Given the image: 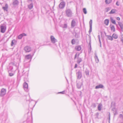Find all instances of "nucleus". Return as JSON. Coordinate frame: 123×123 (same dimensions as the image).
<instances>
[{
	"label": "nucleus",
	"mask_w": 123,
	"mask_h": 123,
	"mask_svg": "<svg viewBox=\"0 0 123 123\" xmlns=\"http://www.w3.org/2000/svg\"><path fill=\"white\" fill-rule=\"evenodd\" d=\"M8 7V5L7 4H5V6L3 7V9L4 11H7V9Z\"/></svg>",
	"instance_id": "nucleus-20"
},
{
	"label": "nucleus",
	"mask_w": 123,
	"mask_h": 123,
	"mask_svg": "<svg viewBox=\"0 0 123 123\" xmlns=\"http://www.w3.org/2000/svg\"><path fill=\"white\" fill-rule=\"evenodd\" d=\"M10 72H8L9 75L11 76H12L14 74Z\"/></svg>",
	"instance_id": "nucleus-36"
},
{
	"label": "nucleus",
	"mask_w": 123,
	"mask_h": 123,
	"mask_svg": "<svg viewBox=\"0 0 123 123\" xmlns=\"http://www.w3.org/2000/svg\"><path fill=\"white\" fill-rule=\"evenodd\" d=\"M95 61L97 63H98L99 62V60L98 58V56L97 55V54L96 53H95Z\"/></svg>",
	"instance_id": "nucleus-18"
},
{
	"label": "nucleus",
	"mask_w": 123,
	"mask_h": 123,
	"mask_svg": "<svg viewBox=\"0 0 123 123\" xmlns=\"http://www.w3.org/2000/svg\"><path fill=\"white\" fill-rule=\"evenodd\" d=\"M8 72H13V67L11 65H9L8 68Z\"/></svg>",
	"instance_id": "nucleus-16"
},
{
	"label": "nucleus",
	"mask_w": 123,
	"mask_h": 123,
	"mask_svg": "<svg viewBox=\"0 0 123 123\" xmlns=\"http://www.w3.org/2000/svg\"><path fill=\"white\" fill-rule=\"evenodd\" d=\"M121 41L122 42L123 45V39H122L121 40Z\"/></svg>",
	"instance_id": "nucleus-48"
},
{
	"label": "nucleus",
	"mask_w": 123,
	"mask_h": 123,
	"mask_svg": "<svg viewBox=\"0 0 123 123\" xmlns=\"http://www.w3.org/2000/svg\"><path fill=\"white\" fill-rule=\"evenodd\" d=\"M28 121V119H27V121Z\"/></svg>",
	"instance_id": "nucleus-53"
},
{
	"label": "nucleus",
	"mask_w": 123,
	"mask_h": 123,
	"mask_svg": "<svg viewBox=\"0 0 123 123\" xmlns=\"http://www.w3.org/2000/svg\"><path fill=\"white\" fill-rule=\"evenodd\" d=\"M35 53V52H34V54L32 55H31V54H29L26 55L25 57V58L27 59H30V61H31L32 58L33 56L34 55Z\"/></svg>",
	"instance_id": "nucleus-8"
},
{
	"label": "nucleus",
	"mask_w": 123,
	"mask_h": 123,
	"mask_svg": "<svg viewBox=\"0 0 123 123\" xmlns=\"http://www.w3.org/2000/svg\"><path fill=\"white\" fill-rule=\"evenodd\" d=\"M66 16L69 17H72L73 13L72 10L69 8H66L65 11Z\"/></svg>",
	"instance_id": "nucleus-1"
},
{
	"label": "nucleus",
	"mask_w": 123,
	"mask_h": 123,
	"mask_svg": "<svg viewBox=\"0 0 123 123\" xmlns=\"http://www.w3.org/2000/svg\"><path fill=\"white\" fill-rule=\"evenodd\" d=\"M98 110L100 111L101 110V108L100 104H99L98 106Z\"/></svg>",
	"instance_id": "nucleus-37"
},
{
	"label": "nucleus",
	"mask_w": 123,
	"mask_h": 123,
	"mask_svg": "<svg viewBox=\"0 0 123 123\" xmlns=\"http://www.w3.org/2000/svg\"><path fill=\"white\" fill-rule=\"evenodd\" d=\"M65 91H64L62 92H58V93H62V94H64L65 93Z\"/></svg>",
	"instance_id": "nucleus-41"
},
{
	"label": "nucleus",
	"mask_w": 123,
	"mask_h": 123,
	"mask_svg": "<svg viewBox=\"0 0 123 123\" xmlns=\"http://www.w3.org/2000/svg\"><path fill=\"white\" fill-rule=\"evenodd\" d=\"M24 50L25 53H29L31 51L32 49L30 46H26L24 48Z\"/></svg>",
	"instance_id": "nucleus-2"
},
{
	"label": "nucleus",
	"mask_w": 123,
	"mask_h": 123,
	"mask_svg": "<svg viewBox=\"0 0 123 123\" xmlns=\"http://www.w3.org/2000/svg\"><path fill=\"white\" fill-rule=\"evenodd\" d=\"M83 12L85 14H86L87 13V12L86 8H83Z\"/></svg>",
	"instance_id": "nucleus-33"
},
{
	"label": "nucleus",
	"mask_w": 123,
	"mask_h": 123,
	"mask_svg": "<svg viewBox=\"0 0 123 123\" xmlns=\"http://www.w3.org/2000/svg\"><path fill=\"white\" fill-rule=\"evenodd\" d=\"M112 0H105V2L106 4H109L111 2Z\"/></svg>",
	"instance_id": "nucleus-30"
},
{
	"label": "nucleus",
	"mask_w": 123,
	"mask_h": 123,
	"mask_svg": "<svg viewBox=\"0 0 123 123\" xmlns=\"http://www.w3.org/2000/svg\"><path fill=\"white\" fill-rule=\"evenodd\" d=\"M117 19L118 20H120V18L119 17H118L117 18Z\"/></svg>",
	"instance_id": "nucleus-44"
},
{
	"label": "nucleus",
	"mask_w": 123,
	"mask_h": 123,
	"mask_svg": "<svg viewBox=\"0 0 123 123\" xmlns=\"http://www.w3.org/2000/svg\"><path fill=\"white\" fill-rule=\"evenodd\" d=\"M119 117L121 118H123V115L122 114H120L119 115Z\"/></svg>",
	"instance_id": "nucleus-42"
},
{
	"label": "nucleus",
	"mask_w": 123,
	"mask_h": 123,
	"mask_svg": "<svg viewBox=\"0 0 123 123\" xmlns=\"http://www.w3.org/2000/svg\"><path fill=\"white\" fill-rule=\"evenodd\" d=\"M15 65L14 63L13 62H11L9 64V65H11L12 66H14Z\"/></svg>",
	"instance_id": "nucleus-40"
},
{
	"label": "nucleus",
	"mask_w": 123,
	"mask_h": 123,
	"mask_svg": "<svg viewBox=\"0 0 123 123\" xmlns=\"http://www.w3.org/2000/svg\"><path fill=\"white\" fill-rule=\"evenodd\" d=\"M19 3V2L18 0H13L12 5L13 6H16L18 5Z\"/></svg>",
	"instance_id": "nucleus-14"
},
{
	"label": "nucleus",
	"mask_w": 123,
	"mask_h": 123,
	"mask_svg": "<svg viewBox=\"0 0 123 123\" xmlns=\"http://www.w3.org/2000/svg\"><path fill=\"white\" fill-rule=\"evenodd\" d=\"M76 24V22L74 19H73L71 23V26L72 27L74 28Z\"/></svg>",
	"instance_id": "nucleus-13"
},
{
	"label": "nucleus",
	"mask_w": 123,
	"mask_h": 123,
	"mask_svg": "<svg viewBox=\"0 0 123 123\" xmlns=\"http://www.w3.org/2000/svg\"><path fill=\"white\" fill-rule=\"evenodd\" d=\"M98 40H99V42L101 44V41H100V36L99 35H98Z\"/></svg>",
	"instance_id": "nucleus-39"
},
{
	"label": "nucleus",
	"mask_w": 123,
	"mask_h": 123,
	"mask_svg": "<svg viewBox=\"0 0 123 123\" xmlns=\"http://www.w3.org/2000/svg\"><path fill=\"white\" fill-rule=\"evenodd\" d=\"M75 49L76 50L79 51L81 49V47L80 46H77L75 47Z\"/></svg>",
	"instance_id": "nucleus-23"
},
{
	"label": "nucleus",
	"mask_w": 123,
	"mask_h": 123,
	"mask_svg": "<svg viewBox=\"0 0 123 123\" xmlns=\"http://www.w3.org/2000/svg\"><path fill=\"white\" fill-rule=\"evenodd\" d=\"M85 73L86 75H89V72L88 70H86L85 71Z\"/></svg>",
	"instance_id": "nucleus-38"
},
{
	"label": "nucleus",
	"mask_w": 123,
	"mask_h": 123,
	"mask_svg": "<svg viewBox=\"0 0 123 123\" xmlns=\"http://www.w3.org/2000/svg\"><path fill=\"white\" fill-rule=\"evenodd\" d=\"M82 83L81 81L77 80L76 81V86L77 88L78 89H80L82 85Z\"/></svg>",
	"instance_id": "nucleus-6"
},
{
	"label": "nucleus",
	"mask_w": 123,
	"mask_h": 123,
	"mask_svg": "<svg viewBox=\"0 0 123 123\" xmlns=\"http://www.w3.org/2000/svg\"><path fill=\"white\" fill-rule=\"evenodd\" d=\"M80 55V54L79 53H76L74 59H75L77 57H78L77 60V62L78 64H79L80 62H82V60L79 57Z\"/></svg>",
	"instance_id": "nucleus-3"
},
{
	"label": "nucleus",
	"mask_w": 123,
	"mask_h": 123,
	"mask_svg": "<svg viewBox=\"0 0 123 123\" xmlns=\"http://www.w3.org/2000/svg\"><path fill=\"white\" fill-rule=\"evenodd\" d=\"M89 42H90L89 45H90V48L91 49V37L90 36H89Z\"/></svg>",
	"instance_id": "nucleus-34"
},
{
	"label": "nucleus",
	"mask_w": 123,
	"mask_h": 123,
	"mask_svg": "<svg viewBox=\"0 0 123 123\" xmlns=\"http://www.w3.org/2000/svg\"><path fill=\"white\" fill-rule=\"evenodd\" d=\"M33 6V3H31L30 5H28V8L30 9H32Z\"/></svg>",
	"instance_id": "nucleus-27"
},
{
	"label": "nucleus",
	"mask_w": 123,
	"mask_h": 123,
	"mask_svg": "<svg viewBox=\"0 0 123 123\" xmlns=\"http://www.w3.org/2000/svg\"><path fill=\"white\" fill-rule=\"evenodd\" d=\"M77 77V79H80L82 77V74L81 72L80 71H79L76 73Z\"/></svg>",
	"instance_id": "nucleus-9"
},
{
	"label": "nucleus",
	"mask_w": 123,
	"mask_h": 123,
	"mask_svg": "<svg viewBox=\"0 0 123 123\" xmlns=\"http://www.w3.org/2000/svg\"><path fill=\"white\" fill-rule=\"evenodd\" d=\"M106 9H107L108 11L109 10V8H106Z\"/></svg>",
	"instance_id": "nucleus-49"
},
{
	"label": "nucleus",
	"mask_w": 123,
	"mask_h": 123,
	"mask_svg": "<svg viewBox=\"0 0 123 123\" xmlns=\"http://www.w3.org/2000/svg\"><path fill=\"white\" fill-rule=\"evenodd\" d=\"M15 40L14 39L12 40L11 45V46H12L13 45L14 43L15 42Z\"/></svg>",
	"instance_id": "nucleus-31"
},
{
	"label": "nucleus",
	"mask_w": 123,
	"mask_h": 123,
	"mask_svg": "<svg viewBox=\"0 0 123 123\" xmlns=\"http://www.w3.org/2000/svg\"><path fill=\"white\" fill-rule=\"evenodd\" d=\"M26 36V34L25 33H23L19 35L18 37V38L19 39H21L24 36Z\"/></svg>",
	"instance_id": "nucleus-15"
},
{
	"label": "nucleus",
	"mask_w": 123,
	"mask_h": 123,
	"mask_svg": "<svg viewBox=\"0 0 123 123\" xmlns=\"http://www.w3.org/2000/svg\"><path fill=\"white\" fill-rule=\"evenodd\" d=\"M65 6V2L63 1L61 2L59 5V7L61 9H63L64 7Z\"/></svg>",
	"instance_id": "nucleus-10"
},
{
	"label": "nucleus",
	"mask_w": 123,
	"mask_h": 123,
	"mask_svg": "<svg viewBox=\"0 0 123 123\" xmlns=\"http://www.w3.org/2000/svg\"><path fill=\"white\" fill-rule=\"evenodd\" d=\"M116 5L118 6L119 5V4L118 1H117L116 3Z\"/></svg>",
	"instance_id": "nucleus-43"
},
{
	"label": "nucleus",
	"mask_w": 123,
	"mask_h": 123,
	"mask_svg": "<svg viewBox=\"0 0 123 123\" xmlns=\"http://www.w3.org/2000/svg\"><path fill=\"white\" fill-rule=\"evenodd\" d=\"M116 10L114 9L112 10L109 12V13L110 14L114 13L115 12Z\"/></svg>",
	"instance_id": "nucleus-29"
},
{
	"label": "nucleus",
	"mask_w": 123,
	"mask_h": 123,
	"mask_svg": "<svg viewBox=\"0 0 123 123\" xmlns=\"http://www.w3.org/2000/svg\"><path fill=\"white\" fill-rule=\"evenodd\" d=\"M71 43L72 44H74L75 43V41L74 39H73L72 40Z\"/></svg>",
	"instance_id": "nucleus-35"
},
{
	"label": "nucleus",
	"mask_w": 123,
	"mask_h": 123,
	"mask_svg": "<svg viewBox=\"0 0 123 123\" xmlns=\"http://www.w3.org/2000/svg\"><path fill=\"white\" fill-rule=\"evenodd\" d=\"M77 64H75L74 66V68H77Z\"/></svg>",
	"instance_id": "nucleus-45"
},
{
	"label": "nucleus",
	"mask_w": 123,
	"mask_h": 123,
	"mask_svg": "<svg viewBox=\"0 0 123 123\" xmlns=\"http://www.w3.org/2000/svg\"><path fill=\"white\" fill-rule=\"evenodd\" d=\"M110 19L111 21L113 24L116 25V23L115 20H114L112 17H111Z\"/></svg>",
	"instance_id": "nucleus-21"
},
{
	"label": "nucleus",
	"mask_w": 123,
	"mask_h": 123,
	"mask_svg": "<svg viewBox=\"0 0 123 123\" xmlns=\"http://www.w3.org/2000/svg\"><path fill=\"white\" fill-rule=\"evenodd\" d=\"M6 93V90L4 88L1 89L0 92V96H1L2 97L5 95Z\"/></svg>",
	"instance_id": "nucleus-7"
},
{
	"label": "nucleus",
	"mask_w": 123,
	"mask_h": 123,
	"mask_svg": "<svg viewBox=\"0 0 123 123\" xmlns=\"http://www.w3.org/2000/svg\"><path fill=\"white\" fill-rule=\"evenodd\" d=\"M98 114H99L98 113H97L96 114V115L97 116H98Z\"/></svg>",
	"instance_id": "nucleus-47"
},
{
	"label": "nucleus",
	"mask_w": 123,
	"mask_h": 123,
	"mask_svg": "<svg viewBox=\"0 0 123 123\" xmlns=\"http://www.w3.org/2000/svg\"><path fill=\"white\" fill-rule=\"evenodd\" d=\"M0 29L1 32L3 33H4L6 31V26L1 25L0 27Z\"/></svg>",
	"instance_id": "nucleus-5"
},
{
	"label": "nucleus",
	"mask_w": 123,
	"mask_h": 123,
	"mask_svg": "<svg viewBox=\"0 0 123 123\" xmlns=\"http://www.w3.org/2000/svg\"><path fill=\"white\" fill-rule=\"evenodd\" d=\"M112 36L113 38L115 39H117L118 38V35L115 33L113 34Z\"/></svg>",
	"instance_id": "nucleus-26"
},
{
	"label": "nucleus",
	"mask_w": 123,
	"mask_h": 123,
	"mask_svg": "<svg viewBox=\"0 0 123 123\" xmlns=\"http://www.w3.org/2000/svg\"><path fill=\"white\" fill-rule=\"evenodd\" d=\"M111 28V30L113 31V32H114L115 31V28L114 26L113 25H110Z\"/></svg>",
	"instance_id": "nucleus-25"
},
{
	"label": "nucleus",
	"mask_w": 123,
	"mask_h": 123,
	"mask_svg": "<svg viewBox=\"0 0 123 123\" xmlns=\"http://www.w3.org/2000/svg\"><path fill=\"white\" fill-rule=\"evenodd\" d=\"M109 120H110V113L109 114Z\"/></svg>",
	"instance_id": "nucleus-46"
},
{
	"label": "nucleus",
	"mask_w": 123,
	"mask_h": 123,
	"mask_svg": "<svg viewBox=\"0 0 123 123\" xmlns=\"http://www.w3.org/2000/svg\"><path fill=\"white\" fill-rule=\"evenodd\" d=\"M67 81H68V80L67 79Z\"/></svg>",
	"instance_id": "nucleus-52"
},
{
	"label": "nucleus",
	"mask_w": 123,
	"mask_h": 123,
	"mask_svg": "<svg viewBox=\"0 0 123 123\" xmlns=\"http://www.w3.org/2000/svg\"><path fill=\"white\" fill-rule=\"evenodd\" d=\"M60 26L63 28H67V23H64L63 24L60 25Z\"/></svg>",
	"instance_id": "nucleus-17"
},
{
	"label": "nucleus",
	"mask_w": 123,
	"mask_h": 123,
	"mask_svg": "<svg viewBox=\"0 0 123 123\" xmlns=\"http://www.w3.org/2000/svg\"><path fill=\"white\" fill-rule=\"evenodd\" d=\"M107 38L109 40L112 41L113 40V37L111 36H107Z\"/></svg>",
	"instance_id": "nucleus-28"
},
{
	"label": "nucleus",
	"mask_w": 123,
	"mask_h": 123,
	"mask_svg": "<svg viewBox=\"0 0 123 123\" xmlns=\"http://www.w3.org/2000/svg\"><path fill=\"white\" fill-rule=\"evenodd\" d=\"M118 24L121 29H123V24L120 22H118Z\"/></svg>",
	"instance_id": "nucleus-24"
},
{
	"label": "nucleus",
	"mask_w": 123,
	"mask_h": 123,
	"mask_svg": "<svg viewBox=\"0 0 123 123\" xmlns=\"http://www.w3.org/2000/svg\"><path fill=\"white\" fill-rule=\"evenodd\" d=\"M50 39L51 42L53 43H54L57 41V40L52 36H50Z\"/></svg>",
	"instance_id": "nucleus-11"
},
{
	"label": "nucleus",
	"mask_w": 123,
	"mask_h": 123,
	"mask_svg": "<svg viewBox=\"0 0 123 123\" xmlns=\"http://www.w3.org/2000/svg\"><path fill=\"white\" fill-rule=\"evenodd\" d=\"M91 106L93 108L96 107V105L95 103H92L91 105Z\"/></svg>",
	"instance_id": "nucleus-32"
},
{
	"label": "nucleus",
	"mask_w": 123,
	"mask_h": 123,
	"mask_svg": "<svg viewBox=\"0 0 123 123\" xmlns=\"http://www.w3.org/2000/svg\"><path fill=\"white\" fill-rule=\"evenodd\" d=\"M37 101L36 102V104L37 103Z\"/></svg>",
	"instance_id": "nucleus-50"
},
{
	"label": "nucleus",
	"mask_w": 123,
	"mask_h": 123,
	"mask_svg": "<svg viewBox=\"0 0 123 123\" xmlns=\"http://www.w3.org/2000/svg\"><path fill=\"white\" fill-rule=\"evenodd\" d=\"M104 87L103 86L102 84H99L95 86V88L96 89H99V88H102Z\"/></svg>",
	"instance_id": "nucleus-19"
},
{
	"label": "nucleus",
	"mask_w": 123,
	"mask_h": 123,
	"mask_svg": "<svg viewBox=\"0 0 123 123\" xmlns=\"http://www.w3.org/2000/svg\"><path fill=\"white\" fill-rule=\"evenodd\" d=\"M104 23L106 25H108L109 23V20L108 19H106L104 20Z\"/></svg>",
	"instance_id": "nucleus-22"
},
{
	"label": "nucleus",
	"mask_w": 123,
	"mask_h": 123,
	"mask_svg": "<svg viewBox=\"0 0 123 123\" xmlns=\"http://www.w3.org/2000/svg\"><path fill=\"white\" fill-rule=\"evenodd\" d=\"M31 123H32V121L31 122Z\"/></svg>",
	"instance_id": "nucleus-51"
},
{
	"label": "nucleus",
	"mask_w": 123,
	"mask_h": 123,
	"mask_svg": "<svg viewBox=\"0 0 123 123\" xmlns=\"http://www.w3.org/2000/svg\"><path fill=\"white\" fill-rule=\"evenodd\" d=\"M92 19H91L89 21V25H90V29L89 31V32L90 33L92 31Z\"/></svg>",
	"instance_id": "nucleus-12"
},
{
	"label": "nucleus",
	"mask_w": 123,
	"mask_h": 123,
	"mask_svg": "<svg viewBox=\"0 0 123 123\" xmlns=\"http://www.w3.org/2000/svg\"><path fill=\"white\" fill-rule=\"evenodd\" d=\"M23 88L24 90L26 92H28L29 90L28 87V85L27 83L26 82H25L23 85Z\"/></svg>",
	"instance_id": "nucleus-4"
}]
</instances>
